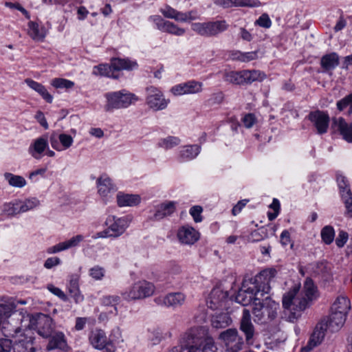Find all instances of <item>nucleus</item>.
Here are the masks:
<instances>
[{
    "label": "nucleus",
    "instance_id": "20e7f679",
    "mask_svg": "<svg viewBox=\"0 0 352 352\" xmlns=\"http://www.w3.org/2000/svg\"><path fill=\"white\" fill-rule=\"evenodd\" d=\"M300 284H296L285 292L282 298V306L284 309L286 320L290 322H296L306 309H298V302L301 300L299 290Z\"/></svg>",
    "mask_w": 352,
    "mask_h": 352
},
{
    "label": "nucleus",
    "instance_id": "6ab92c4d",
    "mask_svg": "<svg viewBox=\"0 0 352 352\" xmlns=\"http://www.w3.org/2000/svg\"><path fill=\"white\" fill-rule=\"evenodd\" d=\"M52 147L57 151L69 149L74 143V138L68 134L52 133L50 138Z\"/></svg>",
    "mask_w": 352,
    "mask_h": 352
},
{
    "label": "nucleus",
    "instance_id": "69168bd1",
    "mask_svg": "<svg viewBox=\"0 0 352 352\" xmlns=\"http://www.w3.org/2000/svg\"><path fill=\"white\" fill-rule=\"evenodd\" d=\"M258 58V53L257 52H245L243 54H241L240 56L241 60L243 62H249L253 60H255Z\"/></svg>",
    "mask_w": 352,
    "mask_h": 352
},
{
    "label": "nucleus",
    "instance_id": "7c9ffc66",
    "mask_svg": "<svg viewBox=\"0 0 352 352\" xmlns=\"http://www.w3.org/2000/svg\"><path fill=\"white\" fill-rule=\"evenodd\" d=\"M25 82L30 89L37 92L46 102L49 103L52 102L53 96L42 84L30 78H26Z\"/></svg>",
    "mask_w": 352,
    "mask_h": 352
},
{
    "label": "nucleus",
    "instance_id": "774afa93",
    "mask_svg": "<svg viewBox=\"0 0 352 352\" xmlns=\"http://www.w3.org/2000/svg\"><path fill=\"white\" fill-rule=\"evenodd\" d=\"M206 342V345L200 351L202 352H217L213 339H209Z\"/></svg>",
    "mask_w": 352,
    "mask_h": 352
},
{
    "label": "nucleus",
    "instance_id": "72a5a7b5",
    "mask_svg": "<svg viewBox=\"0 0 352 352\" xmlns=\"http://www.w3.org/2000/svg\"><path fill=\"white\" fill-rule=\"evenodd\" d=\"M243 84H252L254 82H261L267 78V75L261 71L243 70Z\"/></svg>",
    "mask_w": 352,
    "mask_h": 352
},
{
    "label": "nucleus",
    "instance_id": "e433bc0d",
    "mask_svg": "<svg viewBox=\"0 0 352 352\" xmlns=\"http://www.w3.org/2000/svg\"><path fill=\"white\" fill-rule=\"evenodd\" d=\"M67 289L76 304L80 303L84 300V296L80 292L77 278H72L69 281Z\"/></svg>",
    "mask_w": 352,
    "mask_h": 352
},
{
    "label": "nucleus",
    "instance_id": "6e6552de",
    "mask_svg": "<svg viewBox=\"0 0 352 352\" xmlns=\"http://www.w3.org/2000/svg\"><path fill=\"white\" fill-rule=\"evenodd\" d=\"M105 98L107 104L104 106V109L107 111H110L113 109L128 107L138 100L135 94L125 90L107 93L105 94Z\"/></svg>",
    "mask_w": 352,
    "mask_h": 352
},
{
    "label": "nucleus",
    "instance_id": "c85d7f7f",
    "mask_svg": "<svg viewBox=\"0 0 352 352\" xmlns=\"http://www.w3.org/2000/svg\"><path fill=\"white\" fill-rule=\"evenodd\" d=\"M186 298V295L182 292L170 293L163 297L162 302L167 307H177L183 305Z\"/></svg>",
    "mask_w": 352,
    "mask_h": 352
},
{
    "label": "nucleus",
    "instance_id": "a19ab883",
    "mask_svg": "<svg viewBox=\"0 0 352 352\" xmlns=\"http://www.w3.org/2000/svg\"><path fill=\"white\" fill-rule=\"evenodd\" d=\"M5 178L8 184L14 187L22 188L26 185L25 179L20 175H14L10 173H6L4 175Z\"/></svg>",
    "mask_w": 352,
    "mask_h": 352
},
{
    "label": "nucleus",
    "instance_id": "cd10ccee",
    "mask_svg": "<svg viewBox=\"0 0 352 352\" xmlns=\"http://www.w3.org/2000/svg\"><path fill=\"white\" fill-rule=\"evenodd\" d=\"M25 331H21V333H19L18 336L16 337V338H18V340L14 348L15 352H34L35 351V349L33 346L32 340L30 336L26 338V340L19 338L20 336H22L23 334L25 335ZM6 333L11 334L14 337L13 334H14V332H6L4 334Z\"/></svg>",
    "mask_w": 352,
    "mask_h": 352
},
{
    "label": "nucleus",
    "instance_id": "39448f33",
    "mask_svg": "<svg viewBox=\"0 0 352 352\" xmlns=\"http://www.w3.org/2000/svg\"><path fill=\"white\" fill-rule=\"evenodd\" d=\"M138 67V64L135 61H132L129 59L122 58H112L111 65L100 64L95 66L93 69V74L96 76H106L111 78H116L117 76L114 75V71H121L123 69L133 70Z\"/></svg>",
    "mask_w": 352,
    "mask_h": 352
},
{
    "label": "nucleus",
    "instance_id": "f704fd0d",
    "mask_svg": "<svg viewBox=\"0 0 352 352\" xmlns=\"http://www.w3.org/2000/svg\"><path fill=\"white\" fill-rule=\"evenodd\" d=\"M211 322L214 328L222 329L230 326L232 319L228 313H220L214 315Z\"/></svg>",
    "mask_w": 352,
    "mask_h": 352
},
{
    "label": "nucleus",
    "instance_id": "4468645a",
    "mask_svg": "<svg viewBox=\"0 0 352 352\" xmlns=\"http://www.w3.org/2000/svg\"><path fill=\"white\" fill-rule=\"evenodd\" d=\"M228 302L227 292L220 286L214 287L206 300L207 306L213 310L227 309Z\"/></svg>",
    "mask_w": 352,
    "mask_h": 352
},
{
    "label": "nucleus",
    "instance_id": "f8f14e48",
    "mask_svg": "<svg viewBox=\"0 0 352 352\" xmlns=\"http://www.w3.org/2000/svg\"><path fill=\"white\" fill-rule=\"evenodd\" d=\"M219 339L226 345L228 352H238L243 349V339L236 329H228L219 335Z\"/></svg>",
    "mask_w": 352,
    "mask_h": 352
},
{
    "label": "nucleus",
    "instance_id": "de8ad7c7",
    "mask_svg": "<svg viewBox=\"0 0 352 352\" xmlns=\"http://www.w3.org/2000/svg\"><path fill=\"white\" fill-rule=\"evenodd\" d=\"M335 232L331 226H327L321 231V237L326 244H330L334 239Z\"/></svg>",
    "mask_w": 352,
    "mask_h": 352
},
{
    "label": "nucleus",
    "instance_id": "8fccbe9b",
    "mask_svg": "<svg viewBox=\"0 0 352 352\" xmlns=\"http://www.w3.org/2000/svg\"><path fill=\"white\" fill-rule=\"evenodd\" d=\"M179 22L190 23L192 21L199 19V14L196 10H190L186 12H182L180 14Z\"/></svg>",
    "mask_w": 352,
    "mask_h": 352
},
{
    "label": "nucleus",
    "instance_id": "c756f323",
    "mask_svg": "<svg viewBox=\"0 0 352 352\" xmlns=\"http://www.w3.org/2000/svg\"><path fill=\"white\" fill-rule=\"evenodd\" d=\"M28 34L34 41L41 42L45 38L47 30L43 25L34 21H30Z\"/></svg>",
    "mask_w": 352,
    "mask_h": 352
},
{
    "label": "nucleus",
    "instance_id": "58836bf2",
    "mask_svg": "<svg viewBox=\"0 0 352 352\" xmlns=\"http://www.w3.org/2000/svg\"><path fill=\"white\" fill-rule=\"evenodd\" d=\"M243 71L227 72L224 73L223 79L225 81L235 85H243Z\"/></svg>",
    "mask_w": 352,
    "mask_h": 352
},
{
    "label": "nucleus",
    "instance_id": "09e8293b",
    "mask_svg": "<svg viewBox=\"0 0 352 352\" xmlns=\"http://www.w3.org/2000/svg\"><path fill=\"white\" fill-rule=\"evenodd\" d=\"M89 275L96 280H102L105 275V270L100 265H95L89 270Z\"/></svg>",
    "mask_w": 352,
    "mask_h": 352
},
{
    "label": "nucleus",
    "instance_id": "9d476101",
    "mask_svg": "<svg viewBox=\"0 0 352 352\" xmlns=\"http://www.w3.org/2000/svg\"><path fill=\"white\" fill-rule=\"evenodd\" d=\"M146 92L145 102L149 109L153 111H158L164 110L167 107L169 100L165 98L160 89L151 86L146 88Z\"/></svg>",
    "mask_w": 352,
    "mask_h": 352
},
{
    "label": "nucleus",
    "instance_id": "603ef678",
    "mask_svg": "<svg viewBox=\"0 0 352 352\" xmlns=\"http://www.w3.org/2000/svg\"><path fill=\"white\" fill-rule=\"evenodd\" d=\"M233 7H258L261 3L258 0H233Z\"/></svg>",
    "mask_w": 352,
    "mask_h": 352
},
{
    "label": "nucleus",
    "instance_id": "bb28decb",
    "mask_svg": "<svg viewBox=\"0 0 352 352\" xmlns=\"http://www.w3.org/2000/svg\"><path fill=\"white\" fill-rule=\"evenodd\" d=\"M351 309L350 300L345 296H340L336 298L331 306V312L347 316Z\"/></svg>",
    "mask_w": 352,
    "mask_h": 352
},
{
    "label": "nucleus",
    "instance_id": "473e14b6",
    "mask_svg": "<svg viewBox=\"0 0 352 352\" xmlns=\"http://www.w3.org/2000/svg\"><path fill=\"white\" fill-rule=\"evenodd\" d=\"M161 23H157V28L159 30L167 32L168 34H171L177 36H181L184 35L186 32V30L184 28H180L175 23L168 21H163L160 20Z\"/></svg>",
    "mask_w": 352,
    "mask_h": 352
},
{
    "label": "nucleus",
    "instance_id": "c9c22d12",
    "mask_svg": "<svg viewBox=\"0 0 352 352\" xmlns=\"http://www.w3.org/2000/svg\"><path fill=\"white\" fill-rule=\"evenodd\" d=\"M327 330V324L321 321L316 327L309 341H311L314 345L318 346L324 339L325 332Z\"/></svg>",
    "mask_w": 352,
    "mask_h": 352
},
{
    "label": "nucleus",
    "instance_id": "2eb2a0df",
    "mask_svg": "<svg viewBox=\"0 0 352 352\" xmlns=\"http://www.w3.org/2000/svg\"><path fill=\"white\" fill-rule=\"evenodd\" d=\"M96 185L98 193L104 202L108 203L112 200L116 188L109 177L105 175H101L98 178Z\"/></svg>",
    "mask_w": 352,
    "mask_h": 352
},
{
    "label": "nucleus",
    "instance_id": "aec40b11",
    "mask_svg": "<svg viewBox=\"0 0 352 352\" xmlns=\"http://www.w3.org/2000/svg\"><path fill=\"white\" fill-rule=\"evenodd\" d=\"M177 237L182 244L191 245L199 239L200 234L194 228L186 226L178 229Z\"/></svg>",
    "mask_w": 352,
    "mask_h": 352
},
{
    "label": "nucleus",
    "instance_id": "1a4fd4ad",
    "mask_svg": "<svg viewBox=\"0 0 352 352\" xmlns=\"http://www.w3.org/2000/svg\"><path fill=\"white\" fill-rule=\"evenodd\" d=\"M228 28V25L224 20L206 23H194L191 25V29L203 36H216L226 30Z\"/></svg>",
    "mask_w": 352,
    "mask_h": 352
},
{
    "label": "nucleus",
    "instance_id": "ddd939ff",
    "mask_svg": "<svg viewBox=\"0 0 352 352\" xmlns=\"http://www.w3.org/2000/svg\"><path fill=\"white\" fill-rule=\"evenodd\" d=\"M301 300L298 302V309H307L311 303L319 297V292L314 281L307 278L300 293Z\"/></svg>",
    "mask_w": 352,
    "mask_h": 352
},
{
    "label": "nucleus",
    "instance_id": "79ce46f5",
    "mask_svg": "<svg viewBox=\"0 0 352 352\" xmlns=\"http://www.w3.org/2000/svg\"><path fill=\"white\" fill-rule=\"evenodd\" d=\"M51 85L56 89H71L74 87V82L62 78H56L52 80Z\"/></svg>",
    "mask_w": 352,
    "mask_h": 352
},
{
    "label": "nucleus",
    "instance_id": "338daca9",
    "mask_svg": "<svg viewBox=\"0 0 352 352\" xmlns=\"http://www.w3.org/2000/svg\"><path fill=\"white\" fill-rule=\"evenodd\" d=\"M348 239V234L344 231L339 232L338 236L336 239V243L339 248H342L346 243Z\"/></svg>",
    "mask_w": 352,
    "mask_h": 352
},
{
    "label": "nucleus",
    "instance_id": "ea45409f",
    "mask_svg": "<svg viewBox=\"0 0 352 352\" xmlns=\"http://www.w3.org/2000/svg\"><path fill=\"white\" fill-rule=\"evenodd\" d=\"M321 65L325 69H331L338 65V56L332 53L324 56L321 59Z\"/></svg>",
    "mask_w": 352,
    "mask_h": 352
},
{
    "label": "nucleus",
    "instance_id": "a878e982",
    "mask_svg": "<svg viewBox=\"0 0 352 352\" xmlns=\"http://www.w3.org/2000/svg\"><path fill=\"white\" fill-rule=\"evenodd\" d=\"M346 316L331 312L327 320H322L327 324L328 330L332 333L338 331L344 324Z\"/></svg>",
    "mask_w": 352,
    "mask_h": 352
},
{
    "label": "nucleus",
    "instance_id": "5701e85b",
    "mask_svg": "<svg viewBox=\"0 0 352 352\" xmlns=\"http://www.w3.org/2000/svg\"><path fill=\"white\" fill-rule=\"evenodd\" d=\"M50 339L47 346L48 350L60 349L67 351L68 345L64 333L61 331H55L50 336Z\"/></svg>",
    "mask_w": 352,
    "mask_h": 352
},
{
    "label": "nucleus",
    "instance_id": "0eeeda50",
    "mask_svg": "<svg viewBox=\"0 0 352 352\" xmlns=\"http://www.w3.org/2000/svg\"><path fill=\"white\" fill-rule=\"evenodd\" d=\"M155 290V285L146 280H140L122 293V298L127 301L142 300L151 296Z\"/></svg>",
    "mask_w": 352,
    "mask_h": 352
},
{
    "label": "nucleus",
    "instance_id": "7ed1b4c3",
    "mask_svg": "<svg viewBox=\"0 0 352 352\" xmlns=\"http://www.w3.org/2000/svg\"><path fill=\"white\" fill-rule=\"evenodd\" d=\"M279 303L265 295L262 300L255 301L252 309L254 321L267 324L275 320L279 311Z\"/></svg>",
    "mask_w": 352,
    "mask_h": 352
},
{
    "label": "nucleus",
    "instance_id": "2f4dec72",
    "mask_svg": "<svg viewBox=\"0 0 352 352\" xmlns=\"http://www.w3.org/2000/svg\"><path fill=\"white\" fill-rule=\"evenodd\" d=\"M176 208V203L175 201H166L156 207L154 217L156 219L160 220L166 216L173 214Z\"/></svg>",
    "mask_w": 352,
    "mask_h": 352
},
{
    "label": "nucleus",
    "instance_id": "c03bdc74",
    "mask_svg": "<svg viewBox=\"0 0 352 352\" xmlns=\"http://www.w3.org/2000/svg\"><path fill=\"white\" fill-rule=\"evenodd\" d=\"M100 302L102 305L104 306H113L114 307V311H115V315H118V310L116 307V305H118L120 302V297L118 296H111V295H107L104 296L101 298Z\"/></svg>",
    "mask_w": 352,
    "mask_h": 352
},
{
    "label": "nucleus",
    "instance_id": "052dcab7",
    "mask_svg": "<svg viewBox=\"0 0 352 352\" xmlns=\"http://www.w3.org/2000/svg\"><path fill=\"white\" fill-rule=\"evenodd\" d=\"M342 197L345 204V206H346L348 214L351 217H352V194H351V192L347 191L346 194H343V197Z\"/></svg>",
    "mask_w": 352,
    "mask_h": 352
},
{
    "label": "nucleus",
    "instance_id": "5fc2aeb1",
    "mask_svg": "<svg viewBox=\"0 0 352 352\" xmlns=\"http://www.w3.org/2000/svg\"><path fill=\"white\" fill-rule=\"evenodd\" d=\"M349 107V114L352 113V93L337 102V107L342 111L346 107Z\"/></svg>",
    "mask_w": 352,
    "mask_h": 352
},
{
    "label": "nucleus",
    "instance_id": "4be33fe9",
    "mask_svg": "<svg viewBox=\"0 0 352 352\" xmlns=\"http://www.w3.org/2000/svg\"><path fill=\"white\" fill-rule=\"evenodd\" d=\"M89 341L94 348L100 350L104 349L109 344L105 332L100 329L91 331L89 335Z\"/></svg>",
    "mask_w": 352,
    "mask_h": 352
},
{
    "label": "nucleus",
    "instance_id": "0e129e2a",
    "mask_svg": "<svg viewBox=\"0 0 352 352\" xmlns=\"http://www.w3.org/2000/svg\"><path fill=\"white\" fill-rule=\"evenodd\" d=\"M12 342L8 339H0V352H12Z\"/></svg>",
    "mask_w": 352,
    "mask_h": 352
},
{
    "label": "nucleus",
    "instance_id": "680f3d73",
    "mask_svg": "<svg viewBox=\"0 0 352 352\" xmlns=\"http://www.w3.org/2000/svg\"><path fill=\"white\" fill-rule=\"evenodd\" d=\"M47 289L51 293L60 298L61 300L64 301L67 300V296L60 289L54 287L53 285H49L47 286Z\"/></svg>",
    "mask_w": 352,
    "mask_h": 352
},
{
    "label": "nucleus",
    "instance_id": "423d86ee",
    "mask_svg": "<svg viewBox=\"0 0 352 352\" xmlns=\"http://www.w3.org/2000/svg\"><path fill=\"white\" fill-rule=\"evenodd\" d=\"M212 339L208 336V330L201 327H195L186 331L183 337L182 344L186 348L195 347L197 352L206 344V341Z\"/></svg>",
    "mask_w": 352,
    "mask_h": 352
},
{
    "label": "nucleus",
    "instance_id": "6e6d98bb",
    "mask_svg": "<svg viewBox=\"0 0 352 352\" xmlns=\"http://www.w3.org/2000/svg\"><path fill=\"white\" fill-rule=\"evenodd\" d=\"M337 182L340 190L342 197L343 194H346L347 191H351L349 188V183L347 179L343 175H338L337 177Z\"/></svg>",
    "mask_w": 352,
    "mask_h": 352
},
{
    "label": "nucleus",
    "instance_id": "4d7b16f0",
    "mask_svg": "<svg viewBox=\"0 0 352 352\" xmlns=\"http://www.w3.org/2000/svg\"><path fill=\"white\" fill-rule=\"evenodd\" d=\"M255 25L264 28H270L272 25V21L267 14H263L256 21Z\"/></svg>",
    "mask_w": 352,
    "mask_h": 352
},
{
    "label": "nucleus",
    "instance_id": "b1692460",
    "mask_svg": "<svg viewBox=\"0 0 352 352\" xmlns=\"http://www.w3.org/2000/svg\"><path fill=\"white\" fill-rule=\"evenodd\" d=\"M332 126L338 129L344 140L352 142V123H347L342 118H333Z\"/></svg>",
    "mask_w": 352,
    "mask_h": 352
},
{
    "label": "nucleus",
    "instance_id": "dca6fc26",
    "mask_svg": "<svg viewBox=\"0 0 352 352\" xmlns=\"http://www.w3.org/2000/svg\"><path fill=\"white\" fill-rule=\"evenodd\" d=\"M240 330L245 336V342L252 345L257 333L252 322L250 312L248 309H244L240 321Z\"/></svg>",
    "mask_w": 352,
    "mask_h": 352
},
{
    "label": "nucleus",
    "instance_id": "4c0bfd02",
    "mask_svg": "<svg viewBox=\"0 0 352 352\" xmlns=\"http://www.w3.org/2000/svg\"><path fill=\"white\" fill-rule=\"evenodd\" d=\"M21 212L20 201H14L12 202L6 203L3 205L1 215L13 217Z\"/></svg>",
    "mask_w": 352,
    "mask_h": 352
},
{
    "label": "nucleus",
    "instance_id": "49530a36",
    "mask_svg": "<svg viewBox=\"0 0 352 352\" xmlns=\"http://www.w3.org/2000/svg\"><path fill=\"white\" fill-rule=\"evenodd\" d=\"M160 11L165 17L174 19L179 22L182 12H179L169 6H166L164 8H162Z\"/></svg>",
    "mask_w": 352,
    "mask_h": 352
},
{
    "label": "nucleus",
    "instance_id": "412c9836",
    "mask_svg": "<svg viewBox=\"0 0 352 352\" xmlns=\"http://www.w3.org/2000/svg\"><path fill=\"white\" fill-rule=\"evenodd\" d=\"M48 147V137L45 135L36 138L32 142L28 148V153L33 158L40 160Z\"/></svg>",
    "mask_w": 352,
    "mask_h": 352
},
{
    "label": "nucleus",
    "instance_id": "a211bd4d",
    "mask_svg": "<svg viewBox=\"0 0 352 352\" xmlns=\"http://www.w3.org/2000/svg\"><path fill=\"white\" fill-rule=\"evenodd\" d=\"M85 239V236L82 234H77L73 236L72 238L60 242L54 245L49 247L46 252L49 254H57L60 252L67 250L70 248H76Z\"/></svg>",
    "mask_w": 352,
    "mask_h": 352
},
{
    "label": "nucleus",
    "instance_id": "9b49d317",
    "mask_svg": "<svg viewBox=\"0 0 352 352\" xmlns=\"http://www.w3.org/2000/svg\"><path fill=\"white\" fill-rule=\"evenodd\" d=\"M131 220L132 218L130 216L118 217L115 215H109L105 221L107 232H110L109 236L118 237L123 234L129 226Z\"/></svg>",
    "mask_w": 352,
    "mask_h": 352
},
{
    "label": "nucleus",
    "instance_id": "a18cd8bd",
    "mask_svg": "<svg viewBox=\"0 0 352 352\" xmlns=\"http://www.w3.org/2000/svg\"><path fill=\"white\" fill-rule=\"evenodd\" d=\"M203 90V83L198 81L190 80L186 82V95L199 94Z\"/></svg>",
    "mask_w": 352,
    "mask_h": 352
},
{
    "label": "nucleus",
    "instance_id": "3c124183",
    "mask_svg": "<svg viewBox=\"0 0 352 352\" xmlns=\"http://www.w3.org/2000/svg\"><path fill=\"white\" fill-rule=\"evenodd\" d=\"M22 212L32 210L39 205V201L36 198H31L24 201H20Z\"/></svg>",
    "mask_w": 352,
    "mask_h": 352
},
{
    "label": "nucleus",
    "instance_id": "13d9d810",
    "mask_svg": "<svg viewBox=\"0 0 352 352\" xmlns=\"http://www.w3.org/2000/svg\"><path fill=\"white\" fill-rule=\"evenodd\" d=\"M186 82L176 85L170 89V93L175 96L186 95Z\"/></svg>",
    "mask_w": 352,
    "mask_h": 352
},
{
    "label": "nucleus",
    "instance_id": "bf43d9fd",
    "mask_svg": "<svg viewBox=\"0 0 352 352\" xmlns=\"http://www.w3.org/2000/svg\"><path fill=\"white\" fill-rule=\"evenodd\" d=\"M202 211L203 208L200 206H195L190 209L189 212L196 223H199L202 221Z\"/></svg>",
    "mask_w": 352,
    "mask_h": 352
},
{
    "label": "nucleus",
    "instance_id": "864d4df0",
    "mask_svg": "<svg viewBox=\"0 0 352 352\" xmlns=\"http://www.w3.org/2000/svg\"><path fill=\"white\" fill-rule=\"evenodd\" d=\"M180 143V140L176 137H167L162 140L160 146L166 149H170L178 145Z\"/></svg>",
    "mask_w": 352,
    "mask_h": 352
},
{
    "label": "nucleus",
    "instance_id": "f03ea898",
    "mask_svg": "<svg viewBox=\"0 0 352 352\" xmlns=\"http://www.w3.org/2000/svg\"><path fill=\"white\" fill-rule=\"evenodd\" d=\"M276 271L274 269H267L254 277L243 280L242 287L236 296V301L243 306L253 302L262 300L271 289L270 282L275 277Z\"/></svg>",
    "mask_w": 352,
    "mask_h": 352
},
{
    "label": "nucleus",
    "instance_id": "f3484780",
    "mask_svg": "<svg viewBox=\"0 0 352 352\" xmlns=\"http://www.w3.org/2000/svg\"><path fill=\"white\" fill-rule=\"evenodd\" d=\"M318 134L327 133L329 124V116L327 112L319 110L311 112L308 116Z\"/></svg>",
    "mask_w": 352,
    "mask_h": 352
},
{
    "label": "nucleus",
    "instance_id": "f257e3e1",
    "mask_svg": "<svg viewBox=\"0 0 352 352\" xmlns=\"http://www.w3.org/2000/svg\"><path fill=\"white\" fill-rule=\"evenodd\" d=\"M16 305L8 297H0V333L14 331L17 337L21 331L34 329L44 338H48L53 333L54 325L53 320L49 316L38 314L34 316H22L20 326L14 324L13 316L15 314Z\"/></svg>",
    "mask_w": 352,
    "mask_h": 352
},
{
    "label": "nucleus",
    "instance_id": "e2e57ef3",
    "mask_svg": "<svg viewBox=\"0 0 352 352\" xmlns=\"http://www.w3.org/2000/svg\"><path fill=\"white\" fill-rule=\"evenodd\" d=\"M243 125L248 128H251L256 122V118L252 113L246 114L242 119Z\"/></svg>",
    "mask_w": 352,
    "mask_h": 352
},
{
    "label": "nucleus",
    "instance_id": "37998d69",
    "mask_svg": "<svg viewBox=\"0 0 352 352\" xmlns=\"http://www.w3.org/2000/svg\"><path fill=\"white\" fill-rule=\"evenodd\" d=\"M199 153V147L197 145L185 146L180 151L181 156L187 160L195 158Z\"/></svg>",
    "mask_w": 352,
    "mask_h": 352
},
{
    "label": "nucleus",
    "instance_id": "393cba45",
    "mask_svg": "<svg viewBox=\"0 0 352 352\" xmlns=\"http://www.w3.org/2000/svg\"><path fill=\"white\" fill-rule=\"evenodd\" d=\"M116 201L119 207H133L140 204L141 197L138 195L119 192L116 195Z\"/></svg>",
    "mask_w": 352,
    "mask_h": 352
}]
</instances>
